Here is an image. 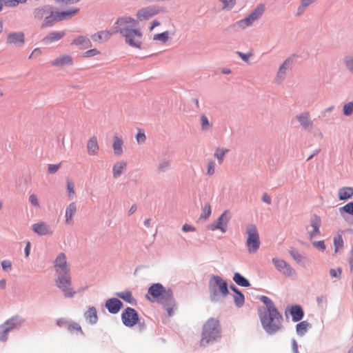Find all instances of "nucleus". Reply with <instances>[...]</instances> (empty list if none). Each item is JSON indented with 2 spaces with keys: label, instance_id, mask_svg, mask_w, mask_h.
<instances>
[{
  "label": "nucleus",
  "instance_id": "obj_54",
  "mask_svg": "<svg viewBox=\"0 0 353 353\" xmlns=\"http://www.w3.org/2000/svg\"><path fill=\"white\" fill-rule=\"evenodd\" d=\"M136 140L138 143H143L146 141V136L143 130L139 128L136 134Z\"/></svg>",
  "mask_w": 353,
  "mask_h": 353
},
{
  "label": "nucleus",
  "instance_id": "obj_26",
  "mask_svg": "<svg viewBox=\"0 0 353 353\" xmlns=\"http://www.w3.org/2000/svg\"><path fill=\"white\" fill-rule=\"evenodd\" d=\"M83 316L85 321L90 325H95L98 321V314L95 307L89 306L84 312Z\"/></svg>",
  "mask_w": 353,
  "mask_h": 353
},
{
  "label": "nucleus",
  "instance_id": "obj_11",
  "mask_svg": "<svg viewBox=\"0 0 353 353\" xmlns=\"http://www.w3.org/2000/svg\"><path fill=\"white\" fill-rule=\"evenodd\" d=\"M230 219L231 214L230 211L225 210L215 221L207 225V229L211 231L219 230L223 233H225L228 230V225Z\"/></svg>",
  "mask_w": 353,
  "mask_h": 353
},
{
  "label": "nucleus",
  "instance_id": "obj_20",
  "mask_svg": "<svg viewBox=\"0 0 353 353\" xmlns=\"http://www.w3.org/2000/svg\"><path fill=\"white\" fill-rule=\"evenodd\" d=\"M73 58L71 55L63 54L52 61L50 63L52 66L63 68L65 66H71L73 65Z\"/></svg>",
  "mask_w": 353,
  "mask_h": 353
},
{
  "label": "nucleus",
  "instance_id": "obj_14",
  "mask_svg": "<svg viewBox=\"0 0 353 353\" xmlns=\"http://www.w3.org/2000/svg\"><path fill=\"white\" fill-rule=\"evenodd\" d=\"M121 321L125 326L132 327L138 323L139 314L134 308L128 307L121 314Z\"/></svg>",
  "mask_w": 353,
  "mask_h": 353
},
{
  "label": "nucleus",
  "instance_id": "obj_2",
  "mask_svg": "<svg viewBox=\"0 0 353 353\" xmlns=\"http://www.w3.org/2000/svg\"><path fill=\"white\" fill-rule=\"evenodd\" d=\"M209 299L212 303H218L230 294L227 281L218 275H211L208 281Z\"/></svg>",
  "mask_w": 353,
  "mask_h": 353
},
{
  "label": "nucleus",
  "instance_id": "obj_44",
  "mask_svg": "<svg viewBox=\"0 0 353 353\" xmlns=\"http://www.w3.org/2000/svg\"><path fill=\"white\" fill-rule=\"evenodd\" d=\"M343 63L347 70L353 74V54L345 56L343 59Z\"/></svg>",
  "mask_w": 353,
  "mask_h": 353
},
{
  "label": "nucleus",
  "instance_id": "obj_31",
  "mask_svg": "<svg viewBox=\"0 0 353 353\" xmlns=\"http://www.w3.org/2000/svg\"><path fill=\"white\" fill-rule=\"evenodd\" d=\"M64 31H54L49 33L43 39V42L46 44H50L57 41L65 36Z\"/></svg>",
  "mask_w": 353,
  "mask_h": 353
},
{
  "label": "nucleus",
  "instance_id": "obj_47",
  "mask_svg": "<svg viewBox=\"0 0 353 353\" xmlns=\"http://www.w3.org/2000/svg\"><path fill=\"white\" fill-rule=\"evenodd\" d=\"M234 302L237 307H241L245 303V296L241 293H237L234 296Z\"/></svg>",
  "mask_w": 353,
  "mask_h": 353
},
{
  "label": "nucleus",
  "instance_id": "obj_57",
  "mask_svg": "<svg viewBox=\"0 0 353 353\" xmlns=\"http://www.w3.org/2000/svg\"><path fill=\"white\" fill-rule=\"evenodd\" d=\"M215 173V163L213 161H210L208 163V168L206 174L208 176H212Z\"/></svg>",
  "mask_w": 353,
  "mask_h": 353
},
{
  "label": "nucleus",
  "instance_id": "obj_59",
  "mask_svg": "<svg viewBox=\"0 0 353 353\" xmlns=\"http://www.w3.org/2000/svg\"><path fill=\"white\" fill-rule=\"evenodd\" d=\"M1 264L4 271L10 272L12 270V262L10 260H3Z\"/></svg>",
  "mask_w": 353,
  "mask_h": 353
},
{
  "label": "nucleus",
  "instance_id": "obj_8",
  "mask_svg": "<svg viewBox=\"0 0 353 353\" xmlns=\"http://www.w3.org/2000/svg\"><path fill=\"white\" fill-rule=\"evenodd\" d=\"M57 287L63 293L65 298H72L76 291L72 288L70 274L59 275L55 279Z\"/></svg>",
  "mask_w": 353,
  "mask_h": 353
},
{
  "label": "nucleus",
  "instance_id": "obj_30",
  "mask_svg": "<svg viewBox=\"0 0 353 353\" xmlns=\"http://www.w3.org/2000/svg\"><path fill=\"white\" fill-rule=\"evenodd\" d=\"M123 141L122 138L114 134L113 137L112 149L115 156H121L123 153Z\"/></svg>",
  "mask_w": 353,
  "mask_h": 353
},
{
  "label": "nucleus",
  "instance_id": "obj_18",
  "mask_svg": "<svg viewBox=\"0 0 353 353\" xmlns=\"http://www.w3.org/2000/svg\"><path fill=\"white\" fill-rule=\"evenodd\" d=\"M25 323V319L19 315H15L7 319L4 325L11 332L19 330Z\"/></svg>",
  "mask_w": 353,
  "mask_h": 353
},
{
  "label": "nucleus",
  "instance_id": "obj_3",
  "mask_svg": "<svg viewBox=\"0 0 353 353\" xmlns=\"http://www.w3.org/2000/svg\"><path fill=\"white\" fill-rule=\"evenodd\" d=\"M221 333L219 321L214 318L209 319L203 327L201 345L206 346L216 341L221 338Z\"/></svg>",
  "mask_w": 353,
  "mask_h": 353
},
{
  "label": "nucleus",
  "instance_id": "obj_28",
  "mask_svg": "<svg viewBox=\"0 0 353 353\" xmlns=\"http://www.w3.org/2000/svg\"><path fill=\"white\" fill-rule=\"evenodd\" d=\"M88 153L90 156H95L99 152V146L97 141V138L92 136L87 143Z\"/></svg>",
  "mask_w": 353,
  "mask_h": 353
},
{
  "label": "nucleus",
  "instance_id": "obj_13",
  "mask_svg": "<svg viewBox=\"0 0 353 353\" xmlns=\"http://www.w3.org/2000/svg\"><path fill=\"white\" fill-rule=\"evenodd\" d=\"M54 267L57 276L70 274L67 257L63 252H61L57 255L54 261Z\"/></svg>",
  "mask_w": 353,
  "mask_h": 353
},
{
  "label": "nucleus",
  "instance_id": "obj_16",
  "mask_svg": "<svg viewBox=\"0 0 353 353\" xmlns=\"http://www.w3.org/2000/svg\"><path fill=\"white\" fill-rule=\"evenodd\" d=\"M296 119L304 130L310 132L313 130L314 125L309 111H304L296 114Z\"/></svg>",
  "mask_w": 353,
  "mask_h": 353
},
{
  "label": "nucleus",
  "instance_id": "obj_23",
  "mask_svg": "<svg viewBox=\"0 0 353 353\" xmlns=\"http://www.w3.org/2000/svg\"><path fill=\"white\" fill-rule=\"evenodd\" d=\"M79 12V9L57 12L54 10L53 25L61 21L66 20L74 16Z\"/></svg>",
  "mask_w": 353,
  "mask_h": 353
},
{
  "label": "nucleus",
  "instance_id": "obj_27",
  "mask_svg": "<svg viewBox=\"0 0 353 353\" xmlns=\"http://www.w3.org/2000/svg\"><path fill=\"white\" fill-rule=\"evenodd\" d=\"M127 170V163L125 161H119L115 163L112 167V175L114 179L119 178Z\"/></svg>",
  "mask_w": 353,
  "mask_h": 353
},
{
  "label": "nucleus",
  "instance_id": "obj_43",
  "mask_svg": "<svg viewBox=\"0 0 353 353\" xmlns=\"http://www.w3.org/2000/svg\"><path fill=\"white\" fill-rule=\"evenodd\" d=\"M68 331L71 334L77 332L79 333L82 336H84V332L82 330L81 325L73 321H72L70 324L69 325Z\"/></svg>",
  "mask_w": 353,
  "mask_h": 353
},
{
  "label": "nucleus",
  "instance_id": "obj_12",
  "mask_svg": "<svg viewBox=\"0 0 353 353\" xmlns=\"http://www.w3.org/2000/svg\"><path fill=\"white\" fill-rule=\"evenodd\" d=\"M321 217L316 214L313 215L310 220V224L305 227L307 239L310 241H312L314 239L321 236Z\"/></svg>",
  "mask_w": 353,
  "mask_h": 353
},
{
  "label": "nucleus",
  "instance_id": "obj_29",
  "mask_svg": "<svg viewBox=\"0 0 353 353\" xmlns=\"http://www.w3.org/2000/svg\"><path fill=\"white\" fill-rule=\"evenodd\" d=\"M136 23L137 21L134 19L130 17H124L119 18L114 26V28L126 27L132 28V27L135 26Z\"/></svg>",
  "mask_w": 353,
  "mask_h": 353
},
{
  "label": "nucleus",
  "instance_id": "obj_22",
  "mask_svg": "<svg viewBox=\"0 0 353 353\" xmlns=\"http://www.w3.org/2000/svg\"><path fill=\"white\" fill-rule=\"evenodd\" d=\"M159 10L155 6H149L139 10L137 14L140 21L148 20L158 13Z\"/></svg>",
  "mask_w": 353,
  "mask_h": 353
},
{
  "label": "nucleus",
  "instance_id": "obj_63",
  "mask_svg": "<svg viewBox=\"0 0 353 353\" xmlns=\"http://www.w3.org/2000/svg\"><path fill=\"white\" fill-rule=\"evenodd\" d=\"M316 302L318 305L321 307L326 306L327 299L324 296H320L316 298Z\"/></svg>",
  "mask_w": 353,
  "mask_h": 353
},
{
  "label": "nucleus",
  "instance_id": "obj_41",
  "mask_svg": "<svg viewBox=\"0 0 353 353\" xmlns=\"http://www.w3.org/2000/svg\"><path fill=\"white\" fill-rule=\"evenodd\" d=\"M212 213L211 205L209 203H206L202 208L201 213L199 216V220L206 221L210 216Z\"/></svg>",
  "mask_w": 353,
  "mask_h": 353
},
{
  "label": "nucleus",
  "instance_id": "obj_25",
  "mask_svg": "<svg viewBox=\"0 0 353 353\" xmlns=\"http://www.w3.org/2000/svg\"><path fill=\"white\" fill-rule=\"evenodd\" d=\"M71 44L76 46L80 50H85L92 47V42L90 39L83 35L78 36L75 38Z\"/></svg>",
  "mask_w": 353,
  "mask_h": 353
},
{
  "label": "nucleus",
  "instance_id": "obj_60",
  "mask_svg": "<svg viewBox=\"0 0 353 353\" xmlns=\"http://www.w3.org/2000/svg\"><path fill=\"white\" fill-rule=\"evenodd\" d=\"M223 4V8L232 9L235 5L236 0H221Z\"/></svg>",
  "mask_w": 353,
  "mask_h": 353
},
{
  "label": "nucleus",
  "instance_id": "obj_35",
  "mask_svg": "<svg viewBox=\"0 0 353 353\" xmlns=\"http://www.w3.org/2000/svg\"><path fill=\"white\" fill-rule=\"evenodd\" d=\"M290 313L294 322L301 321L304 316L303 310L299 305L292 306L290 309Z\"/></svg>",
  "mask_w": 353,
  "mask_h": 353
},
{
  "label": "nucleus",
  "instance_id": "obj_5",
  "mask_svg": "<svg viewBox=\"0 0 353 353\" xmlns=\"http://www.w3.org/2000/svg\"><path fill=\"white\" fill-rule=\"evenodd\" d=\"M33 18L34 20H43L41 28H49L53 26L54 8L50 5H45L35 8L33 10Z\"/></svg>",
  "mask_w": 353,
  "mask_h": 353
},
{
  "label": "nucleus",
  "instance_id": "obj_19",
  "mask_svg": "<svg viewBox=\"0 0 353 353\" xmlns=\"http://www.w3.org/2000/svg\"><path fill=\"white\" fill-rule=\"evenodd\" d=\"M25 43V34L23 32H12L8 34L7 43L15 46H22Z\"/></svg>",
  "mask_w": 353,
  "mask_h": 353
},
{
  "label": "nucleus",
  "instance_id": "obj_38",
  "mask_svg": "<svg viewBox=\"0 0 353 353\" xmlns=\"http://www.w3.org/2000/svg\"><path fill=\"white\" fill-rule=\"evenodd\" d=\"M234 281L239 286L249 287L250 281L239 272H235L233 276Z\"/></svg>",
  "mask_w": 353,
  "mask_h": 353
},
{
  "label": "nucleus",
  "instance_id": "obj_15",
  "mask_svg": "<svg viewBox=\"0 0 353 353\" xmlns=\"http://www.w3.org/2000/svg\"><path fill=\"white\" fill-rule=\"evenodd\" d=\"M272 261L275 268L284 276L291 277L296 274L292 266L283 259L274 257Z\"/></svg>",
  "mask_w": 353,
  "mask_h": 353
},
{
  "label": "nucleus",
  "instance_id": "obj_48",
  "mask_svg": "<svg viewBox=\"0 0 353 353\" xmlns=\"http://www.w3.org/2000/svg\"><path fill=\"white\" fill-rule=\"evenodd\" d=\"M290 254L297 263H301L302 261L305 259L304 256L302 254H301L298 250L295 249H292V250H290Z\"/></svg>",
  "mask_w": 353,
  "mask_h": 353
},
{
  "label": "nucleus",
  "instance_id": "obj_45",
  "mask_svg": "<svg viewBox=\"0 0 353 353\" xmlns=\"http://www.w3.org/2000/svg\"><path fill=\"white\" fill-rule=\"evenodd\" d=\"M10 331L4 325L3 323L0 325V342L5 343L8 339V334Z\"/></svg>",
  "mask_w": 353,
  "mask_h": 353
},
{
  "label": "nucleus",
  "instance_id": "obj_42",
  "mask_svg": "<svg viewBox=\"0 0 353 353\" xmlns=\"http://www.w3.org/2000/svg\"><path fill=\"white\" fill-rule=\"evenodd\" d=\"M310 324L307 321H301L296 325V331L298 335L303 336L307 330Z\"/></svg>",
  "mask_w": 353,
  "mask_h": 353
},
{
  "label": "nucleus",
  "instance_id": "obj_9",
  "mask_svg": "<svg viewBox=\"0 0 353 353\" xmlns=\"http://www.w3.org/2000/svg\"><path fill=\"white\" fill-rule=\"evenodd\" d=\"M158 301L161 303L165 308L169 316L174 314L176 308V304L173 295V291L170 288H167L161 294Z\"/></svg>",
  "mask_w": 353,
  "mask_h": 353
},
{
  "label": "nucleus",
  "instance_id": "obj_39",
  "mask_svg": "<svg viewBox=\"0 0 353 353\" xmlns=\"http://www.w3.org/2000/svg\"><path fill=\"white\" fill-rule=\"evenodd\" d=\"M343 232H339L338 235L334 237V252L335 253L339 252L341 250L343 249L344 242L342 237Z\"/></svg>",
  "mask_w": 353,
  "mask_h": 353
},
{
  "label": "nucleus",
  "instance_id": "obj_33",
  "mask_svg": "<svg viewBox=\"0 0 353 353\" xmlns=\"http://www.w3.org/2000/svg\"><path fill=\"white\" fill-rule=\"evenodd\" d=\"M165 289L161 283H154L149 288L148 293L159 299Z\"/></svg>",
  "mask_w": 353,
  "mask_h": 353
},
{
  "label": "nucleus",
  "instance_id": "obj_1",
  "mask_svg": "<svg viewBox=\"0 0 353 353\" xmlns=\"http://www.w3.org/2000/svg\"><path fill=\"white\" fill-rule=\"evenodd\" d=\"M261 301L265 307L259 310L261 326L269 335H274L283 329V318L274 302L266 296H261Z\"/></svg>",
  "mask_w": 353,
  "mask_h": 353
},
{
  "label": "nucleus",
  "instance_id": "obj_32",
  "mask_svg": "<svg viewBox=\"0 0 353 353\" xmlns=\"http://www.w3.org/2000/svg\"><path fill=\"white\" fill-rule=\"evenodd\" d=\"M172 168V161L168 159H162L159 161L157 165V172L159 174H163Z\"/></svg>",
  "mask_w": 353,
  "mask_h": 353
},
{
  "label": "nucleus",
  "instance_id": "obj_56",
  "mask_svg": "<svg viewBox=\"0 0 353 353\" xmlns=\"http://www.w3.org/2000/svg\"><path fill=\"white\" fill-rule=\"evenodd\" d=\"M29 202L32 205L37 208H40V204L37 196L35 194H31L29 196Z\"/></svg>",
  "mask_w": 353,
  "mask_h": 353
},
{
  "label": "nucleus",
  "instance_id": "obj_6",
  "mask_svg": "<svg viewBox=\"0 0 353 353\" xmlns=\"http://www.w3.org/2000/svg\"><path fill=\"white\" fill-rule=\"evenodd\" d=\"M265 10V6L258 5L246 17L238 21L234 24L237 30H243L251 26L254 21L259 20Z\"/></svg>",
  "mask_w": 353,
  "mask_h": 353
},
{
  "label": "nucleus",
  "instance_id": "obj_64",
  "mask_svg": "<svg viewBox=\"0 0 353 353\" xmlns=\"http://www.w3.org/2000/svg\"><path fill=\"white\" fill-rule=\"evenodd\" d=\"M182 230L184 232H195L196 228L190 224L185 223L182 226Z\"/></svg>",
  "mask_w": 353,
  "mask_h": 353
},
{
  "label": "nucleus",
  "instance_id": "obj_58",
  "mask_svg": "<svg viewBox=\"0 0 353 353\" xmlns=\"http://www.w3.org/2000/svg\"><path fill=\"white\" fill-rule=\"evenodd\" d=\"M101 52L99 50H98L96 48H94V49H90V50H88L87 51H85L83 54V57H94L96 55H98Z\"/></svg>",
  "mask_w": 353,
  "mask_h": 353
},
{
  "label": "nucleus",
  "instance_id": "obj_55",
  "mask_svg": "<svg viewBox=\"0 0 353 353\" xmlns=\"http://www.w3.org/2000/svg\"><path fill=\"white\" fill-rule=\"evenodd\" d=\"M74 183L70 179H67V192L70 198H74L75 192L74 189Z\"/></svg>",
  "mask_w": 353,
  "mask_h": 353
},
{
  "label": "nucleus",
  "instance_id": "obj_61",
  "mask_svg": "<svg viewBox=\"0 0 353 353\" xmlns=\"http://www.w3.org/2000/svg\"><path fill=\"white\" fill-rule=\"evenodd\" d=\"M61 163L57 164H49L48 165V172L50 174H54L57 172L61 167Z\"/></svg>",
  "mask_w": 353,
  "mask_h": 353
},
{
  "label": "nucleus",
  "instance_id": "obj_36",
  "mask_svg": "<svg viewBox=\"0 0 353 353\" xmlns=\"http://www.w3.org/2000/svg\"><path fill=\"white\" fill-rule=\"evenodd\" d=\"M338 196L339 200L345 201L353 196V188L343 187L339 188L338 191Z\"/></svg>",
  "mask_w": 353,
  "mask_h": 353
},
{
  "label": "nucleus",
  "instance_id": "obj_21",
  "mask_svg": "<svg viewBox=\"0 0 353 353\" xmlns=\"http://www.w3.org/2000/svg\"><path fill=\"white\" fill-rule=\"evenodd\" d=\"M123 303L117 298L108 299L105 303V307L110 314H116L123 307Z\"/></svg>",
  "mask_w": 353,
  "mask_h": 353
},
{
  "label": "nucleus",
  "instance_id": "obj_62",
  "mask_svg": "<svg viewBox=\"0 0 353 353\" xmlns=\"http://www.w3.org/2000/svg\"><path fill=\"white\" fill-rule=\"evenodd\" d=\"M341 272H342V271H341V268L330 270V275L334 278H340L341 275Z\"/></svg>",
  "mask_w": 353,
  "mask_h": 353
},
{
  "label": "nucleus",
  "instance_id": "obj_40",
  "mask_svg": "<svg viewBox=\"0 0 353 353\" xmlns=\"http://www.w3.org/2000/svg\"><path fill=\"white\" fill-rule=\"evenodd\" d=\"M229 152L228 149L223 148H217L214 154L215 159L218 160L219 164H222L224 160L225 155Z\"/></svg>",
  "mask_w": 353,
  "mask_h": 353
},
{
  "label": "nucleus",
  "instance_id": "obj_17",
  "mask_svg": "<svg viewBox=\"0 0 353 353\" xmlns=\"http://www.w3.org/2000/svg\"><path fill=\"white\" fill-rule=\"evenodd\" d=\"M32 230L40 236H51L53 230L45 221H39L32 225Z\"/></svg>",
  "mask_w": 353,
  "mask_h": 353
},
{
  "label": "nucleus",
  "instance_id": "obj_4",
  "mask_svg": "<svg viewBox=\"0 0 353 353\" xmlns=\"http://www.w3.org/2000/svg\"><path fill=\"white\" fill-rule=\"evenodd\" d=\"M117 33H120L123 37L126 43L130 46L137 48H141L142 33L138 29L126 27L114 28Z\"/></svg>",
  "mask_w": 353,
  "mask_h": 353
},
{
  "label": "nucleus",
  "instance_id": "obj_34",
  "mask_svg": "<svg viewBox=\"0 0 353 353\" xmlns=\"http://www.w3.org/2000/svg\"><path fill=\"white\" fill-rule=\"evenodd\" d=\"M77 212V205L72 202L70 203L65 209V222L68 225L73 223V216Z\"/></svg>",
  "mask_w": 353,
  "mask_h": 353
},
{
  "label": "nucleus",
  "instance_id": "obj_50",
  "mask_svg": "<svg viewBox=\"0 0 353 353\" xmlns=\"http://www.w3.org/2000/svg\"><path fill=\"white\" fill-rule=\"evenodd\" d=\"M169 39V32L168 31L154 35L153 39L155 41H160L162 43H165Z\"/></svg>",
  "mask_w": 353,
  "mask_h": 353
},
{
  "label": "nucleus",
  "instance_id": "obj_49",
  "mask_svg": "<svg viewBox=\"0 0 353 353\" xmlns=\"http://www.w3.org/2000/svg\"><path fill=\"white\" fill-rule=\"evenodd\" d=\"M71 321L72 320L70 319L59 318L56 320V324L61 328H66L68 330Z\"/></svg>",
  "mask_w": 353,
  "mask_h": 353
},
{
  "label": "nucleus",
  "instance_id": "obj_7",
  "mask_svg": "<svg viewBox=\"0 0 353 353\" xmlns=\"http://www.w3.org/2000/svg\"><path fill=\"white\" fill-rule=\"evenodd\" d=\"M248 239L246 246L250 254L256 253L260 247V239L258 230L255 225L248 224L246 226Z\"/></svg>",
  "mask_w": 353,
  "mask_h": 353
},
{
  "label": "nucleus",
  "instance_id": "obj_37",
  "mask_svg": "<svg viewBox=\"0 0 353 353\" xmlns=\"http://www.w3.org/2000/svg\"><path fill=\"white\" fill-rule=\"evenodd\" d=\"M115 295L120 299H122L125 301L128 302L130 304H134L135 302V299L132 296V294L130 291L125 290L122 292H116Z\"/></svg>",
  "mask_w": 353,
  "mask_h": 353
},
{
  "label": "nucleus",
  "instance_id": "obj_51",
  "mask_svg": "<svg viewBox=\"0 0 353 353\" xmlns=\"http://www.w3.org/2000/svg\"><path fill=\"white\" fill-rule=\"evenodd\" d=\"M343 112L346 117H349L353 113V101L348 102L343 105Z\"/></svg>",
  "mask_w": 353,
  "mask_h": 353
},
{
  "label": "nucleus",
  "instance_id": "obj_52",
  "mask_svg": "<svg viewBox=\"0 0 353 353\" xmlns=\"http://www.w3.org/2000/svg\"><path fill=\"white\" fill-rule=\"evenodd\" d=\"M313 247L320 252H324L326 249V245L323 240L321 241H311Z\"/></svg>",
  "mask_w": 353,
  "mask_h": 353
},
{
  "label": "nucleus",
  "instance_id": "obj_10",
  "mask_svg": "<svg viewBox=\"0 0 353 353\" xmlns=\"http://www.w3.org/2000/svg\"><path fill=\"white\" fill-rule=\"evenodd\" d=\"M296 58L297 55L294 54L287 58L282 63V64L279 66L274 79L276 83L280 84L285 80L288 71L292 68V65L294 64L296 60Z\"/></svg>",
  "mask_w": 353,
  "mask_h": 353
},
{
  "label": "nucleus",
  "instance_id": "obj_53",
  "mask_svg": "<svg viewBox=\"0 0 353 353\" xmlns=\"http://www.w3.org/2000/svg\"><path fill=\"white\" fill-rule=\"evenodd\" d=\"M339 212L341 214L345 212L353 216V202H350L344 206L340 208Z\"/></svg>",
  "mask_w": 353,
  "mask_h": 353
},
{
  "label": "nucleus",
  "instance_id": "obj_24",
  "mask_svg": "<svg viewBox=\"0 0 353 353\" xmlns=\"http://www.w3.org/2000/svg\"><path fill=\"white\" fill-rule=\"evenodd\" d=\"M117 33L115 31L114 26L113 27L112 30H104L99 31L91 36V39L94 42H100L103 43L109 40L110 37L114 34Z\"/></svg>",
  "mask_w": 353,
  "mask_h": 353
},
{
  "label": "nucleus",
  "instance_id": "obj_46",
  "mask_svg": "<svg viewBox=\"0 0 353 353\" xmlns=\"http://www.w3.org/2000/svg\"><path fill=\"white\" fill-rule=\"evenodd\" d=\"M201 128L203 131H208L212 126L208 117L205 114L201 115Z\"/></svg>",
  "mask_w": 353,
  "mask_h": 353
}]
</instances>
